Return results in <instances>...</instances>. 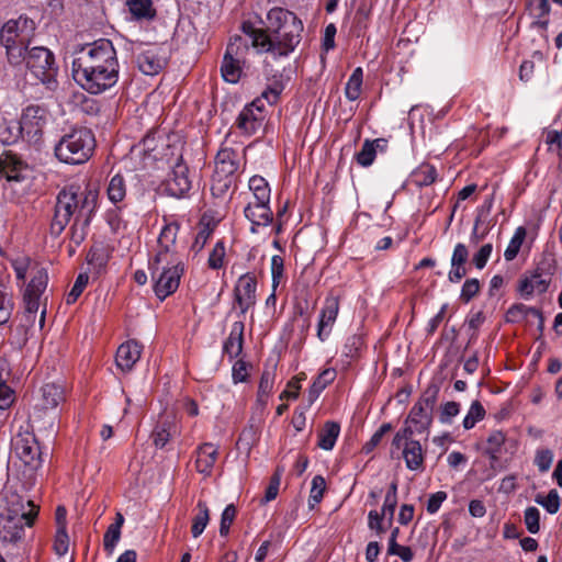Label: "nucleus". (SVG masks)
Here are the masks:
<instances>
[{"label": "nucleus", "mask_w": 562, "mask_h": 562, "mask_svg": "<svg viewBox=\"0 0 562 562\" xmlns=\"http://www.w3.org/2000/svg\"><path fill=\"white\" fill-rule=\"evenodd\" d=\"M95 148V138L87 127L72 128L66 133L55 146L58 160L69 165H81L88 161Z\"/></svg>", "instance_id": "nucleus-6"}, {"label": "nucleus", "mask_w": 562, "mask_h": 562, "mask_svg": "<svg viewBox=\"0 0 562 562\" xmlns=\"http://www.w3.org/2000/svg\"><path fill=\"white\" fill-rule=\"evenodd\" d=\"M362 81L363 71L361 67H358L352 71L345 87V95L349 101L359 99L362 90Z\"/></svg>", "instance_id": "nucleus-37"}, {"label": "nucleus", "mask_w": 562, "mask_h": 562, "mask_svg": "<svg viewBox=\"0 0 562 562\" xmlns=\"http://www.w3.org/2000/svg\"><path fill=\"white\" fill-rule=\"evenodd\" d=\"M142 346L136 340L122 344L116 351L115 361L122 371H130L139 360Z\"/></svg>", "instance_id": "nucleus-27"}, {"label": "nucleus", "mask_w": 562, "mask_h": 562, "mask_svg": "<svg viewBox=\"0 0 562 562\" xmlns=\"http://www.w3.org/2000/svg\"><path fill=\"white\" fill-rule=\"evenodd\" d=\"M119 75L117 53L110 40L100 38L76 50L72 76L87 92H105L117 83Z\"/></svg>", "instance_id": "nucleus-1"}, {"label": "nucleus", "mask_w": 562, "mask_h": 562, "mask_svg": "<svg viewBox=\"0 0 562 562\" xmlns=\"http://www.w3.org/2000/svg\"><path fill=\"white\" fill-rule=\"evenodd\" d=\"M120 537L121 529L117 528V525H110L103 537L104 550L108 551V553L111 554L113 552Z\"/></svg>", "instance_id": "nucleus-61"}, {"label": "nucleus", "mask_w": 562, "mask_h": 562, "mask_svg": "<svg viewBox=\"0 0 562 562\" xmlns=\"http://www.w3.org/2000/svg\"><path fill=\"white\" fill-rule=\"evenodd\" d=\"M246 161L245 148L238 149L229 146H222L215 157L214 172L220 176H235L241 162Z\"/></svg>", "instance_id": "nucleus-20"}, {"label": "nucleus", "mask_w": 562, "mask_h": 562, "mask_svg": "<svg viewBox=\"0 0 562 562\" xmlns=\"http://www.w3.org/2000/svg\"><path fill=\"white\" fill-rule=\"evenodd\" d=\"M282 472H283L282 469L277 468L276 472L273 473V475L270 479V482L266 490L265 498H263L262 503H269L278 496Z\"/></svg>", "instance_id": "nucleus-59"}, {"label": "nucleus", "mask_w": 562, "mask_h": 562, "mask_svg": "<svg viewBox=\"0 0 562 562\" xmlns=\"http://www.w3.org/2000/svg\"><path fill=\"white\" fill-rule=\"evenodd\" d=\"M555 269V259L552 256L544 257L529 276L526 274L520 280L518 286L520 295L525 299H529L536 293L542 294L547 292Z\"/></svg>", "instance_id": "nucleus-9"}, {"label": "nucleus", "mask_w": 562, "mask_h": 562, "mask_svg": "<svg viewBox=\"0 0 562 562\" xmlns=\"http://www.w3.org/2000/svg\"><path fill=\"white\" fill-rule=\"evenodd\" d=\"M396 505H397V483L392 482L386 492L384 503L382 506V510L380 513L384 517L389 518V524H391L393 520Z\"/></svg>", "instance_id": "nucleus-45"}, {"label": "nucleus", "mask_w": 562, "mask_h": 562, "mask_svg": "<svg viewBox=\"0 0 562 562\" xmlns=\"http://www.w3.org/2000/svg\"><path fill=\"white\" fill-rule=\"evenodd\" d=\"M340 434V426L336 422H326L318 432V447L323 450H331Z\"/></svg>", "instance_id": "nucleus-32"}, {"label": "nucleus", "mask_w": 562, "mask_h": 562, "mask_svg": "<svg viewBox=\"0 0 562 562\" xmlns=\"http://www.w3.org/2000/svg\"><path fill=\"white\" fill-rule=\"evenodd\" d=\"M225 255H226L225 244L223 240H218L214 245V247L209 256V259H207L209 268H211L213 270H218V269L223 268Z\"/></svg>", "instance_id": "nucleus-52"}, {"label": "nucleus", "mask_w": 562, "mask_h": 562, "mask_svg": "<svg viewBox=\"0 0 562 562\" xmlns=\"http://www.w3.org/2000/svg\"><path fill=\"white\" fill-rule=\"evenodd\" d=\"M149 270L151 279L155 282V294L162 301L177 291L184 269L183 262H178L177 265L170 263L168 266L149 262Z\"/></svg>", "instance_id": "nucleus-10"}, {"label": "nucleus", "mask_w": 562, "mask_h": 562, "mask_svg": "<svg viewBox=\"0 0 562 562\" xmlns=\"http://www.w3.org/2000/svg\"><path fill=\"white\" fill-rule=\"evenodd\" d=\"M40 507L32 499L11 493L7 506L0 514V547L5 555L15 559L24 549L25 529L33 527Z\"/></svg>", "instance_id": "nucleus-3"}, {"label": "nucleus", "mask_w": 562, "mask_h": 562, "mask_svg": "<svg viewBox=\"0 0 562 562\" xmlns=\"http://www.w3.org/2000/svg\"><path fill=\"white\" fill-rule=\"evenodd\" d=\"M528 10L530 15L537 20L539 24H547V16L550 12V3L548 0H529Z\"/></svg>", "instance_id": "nucleus-46"}, {"label": "nucleus", "mask_w": 562, "mask_h": 562, "mask_svg": "<svg viewBox=\"0 0 562 562\" xmlns=\"http://www.w3.org/2000/svg\"><path fill=\"white\" fill-rule=\"evenodd\" d=\"M247 50L248 45L240 36L233 37L228 43L221 66L222 77L226 82L236 83L240 79Z\"/></svg>", "instance_id": "nucleus-14"}, {"label": "nucleus", "mask_w": 562, "mask_h": 562, "mask_svg": "<svg viewBox=\"0 0 562 562\" xmlns=\"http://www.w3.org/2000/svg\"><path fill=\"white\" fill-rule=\"evenodd\" d=\"M99 192L87 184L81 188L70 184L59 191L56 198L54 216L50 223V234L58 237L72 220L80 217L81 212L88 205L90 215H94L98 207Z\"/></svg>", "instance_id": "nucleus-4"}, {"label": "nucleus", "mask_w": 562, "mask_h": 562, "mask_svg": "<svg viewBox=\"0 0 562 562\" xmlns=\"http://www.w3.org/2000/svg\"><path fill=\"white\" fill-rule=\"evenodd\" d=\"M255 201L270 202V187L267 180L261 176H252L248 183Z\"/></svg>", "instance_id": "nucleus-36"}, {"label": "nucleus", "mask_w": 562, "mask_h": 562, "mask_svg": "<svg viewBox=\"0 0 562 562\" xmlns=\"http://www.w3.org/2000/svg\"><path fill=\"white\" fill-rule=\"evenodd\" d=\"M485 417V408L481 404L480 401H474L470 405V408L463 418L462 426L464 429H472L476 423L482 420Z\"/></svg>", "instance_id": "nucleus-47"}, {"label": "nucleus", "mask_w": 562, "mask_h": 562, "mask_svg": "<svg viewBox=\"0 0 562 562\" xmlns=\"http://www.w3.org/2000/svg\"><path fill=\"white\" fill-rule=\"evenodd\" d=\"M88 282H89V276L87 273H80L77 277L70 292L67 295V299H66L67 304H74L78 300V297L81 295L85 288L87 286Z\"/></svg>", "instance_id": "nucleus-57"}, {"label": "nucleus", "mask_w": 562, "mask_h": 562, "mask_svg": "<svg viewBox=\"0 0 562 562\" xmlns=\"http://www.w3.org/2000/svg\"><path fill=\"white\" fill-rule=\"evenodd\" d=\"M438 393L439 387L437 385H429L411 408L405 424L415 426L417 434L428 431L432 423V411L438 398Z\"/></svg>", "instance_id": "nucleus-11"}, {"label": "nucleus", "mask_w": 562, "mask_h": 562, "mask_svg": "<svg viewBox=\"0 0 562 562\" xmlns=\"http://www.w3.org/2000/svg\"><path fill=\"white\" fill-rule=\"evenodd\" d=\"M213 231L214 224H211V222H205V218L203 217L199 223V232L196 233L194 241L191 246V250H193L195 254L200 252L204 248Z\"/></svg>", "instance_id": "nucleus-44"}, {"label": "nucleus", "mask_w": 562, "mask_h": 562, "mask_svg": "<svg viewBox=\"0 0 562 562\" xmlns=\"http://www.w3.org/2000/svg\"><path fill=\"white\" fill-rule=\"evenodd\" d=\"M165 140L162 135L158 131L148 132L137 147L147 156H151L154 159H157L156 151L159 146H164Z\"/></svg>", "instance_id": "nucleus-34"}, {"label": "nucleus", "mask_w": 562, "mask_h": 562, "mask_svg": "<svg viewBox=\"0 0 562 562\" xmlns=\"http://www.w3.org/2000/svg\"><path fill=\"white\" fill-rule=\"evenodd\" d=\"M402 457L408 470L423 472L425 470L426 451L418 440H409L402 446Z\"/></svg>", "instance_id": "nucleus-25"}, {"label": "nucleus", "mask_w": 562, "mask_h": 562, "mask_svg": "<svg viewBox=\"0 0 562 562\" xmlns=\"http://www.w3.org/2000/svg\"><path fill=\"white\" fill-rule=\"evenodd\" d=\"M525 236V228L518 227L504 252V257L507 261H512L516 258L520 250Z\"/></svg>", "instance_id": "nucleus-49"}, {"label": "nucleus", "mask_w": 562, "mask_h": 562, "mask_svg": "<svg viewBox=\"0 0 562 562\" xmlns=\"http://www.w3.org/2000/svg\"><path fill=\"white\" fill-rule=\"evenodd\" d=\"M282 91L283 85L280 81H274L272 85H270L262 91L261 95L258 99H261V102L266 100L269 104H274L278 102Z\"/></svg>", "instance_id": "nucleus-63"}, {"label": "nucleus", "mask_w": 562, "mask_h": 562, "mask_svg": "<svg viewBox=\"0 0 562 562\" xmlns=\"http://www.w3.org/2000/svg\"><path fill=\"white\" fill-rule=\"evenodd\" d=\"M65 401L64 389L55 383H47L41 389V396L35 404L34 412L31 415L33 427L37 431H46L48 435L55 432V422L57 418L56 408Z\"/></svg>", "instance_id": "nucleus-7"}, {"label": "nucleus", "mask_w": 562, "mask_h": 562, "mask_svg": "<svg viewBox=\"0 0 562 562\" xmlns=\"http://www.w3.org/2000/svg\"><path fill=\"white\" fill-rule=\"evenodd\" d=\"M393 429L390 423H384L380 428L372 435L370 440L363 446V450L369 453L371 452L383 439V437Z\"/></svg>", "instance_id": "nucleus-62"}, {"label": "nucleus", "mask_w": 562, "mask_h": 562, "mask_svg": "<svg viewBox=\"0 0 562 562\" xmlns=\"http://www.w3.org/2000/svg\"><path fill=\"white\" fill-rule=\"evenodd\" d=\"M21 136L24 134L18 121H4L0 124V142L2 144H14Z\"/></svg>", "instance_id": "nucleus-39"}, {"label": "nucleus", "mask_w": 562, "mask_h": 562, "mask_svg": "<svg viewBox=\"0 0 562 562\" xmlns=\"http://www.w3.org/2000/svg\"><path fill=\"white\" fill-rule=\"evenodd\" d=\"M11 266L15 272L16 279L23 284L27 276L31 277L23 294V301L27 319L31 321L32 318L33 321L40 308L41 296L47 288V270L27 256H18L11 259Z\"/></svg>", "instance_id": "nucleus-5"}, {"label": "nucleus", "mask_w": 562, "mask_h": 562, "mask_svg": "<svg viewBox=\"0 0 562 562\" xmlns=\"http://www.w3.org/2000/svg\"><path fill=\"white\" fill-rule=\"evenodd\" d=\"M241 29L259 52L270 53L274 57H285L300 44L303 23L291 11L272 8L267 14L266 29H256L251 23H244Z\"/></svg>", "instance_id": "nucleus-2"}, {"label": "nucleus", "mask_w": 562, "mask_h": 562, "mask_svg": "<svg viewBox=\"0 0 562 562\" xmlns=\"http://www.w3.org/2000/svg\"><path fill=\"white\" fill-rule=\"evenodd\" d=\"M126 5L134 20H150L156 14L151 0H127Z\"/></svg>", "instance_id": "nucleus-33"}, {"label": "nucleus", "mask_w": 562, "mask_h": 562, "mask_svg": "<svg viewBox=\"0 0 562 562\" xmlns=\"http://www.w3.org/2000/svg\"><path fill=\"white\" fill-rule=\"evenodd\" d=\"M48 121V112L40 105H29L23 110L19 122L24 137L29 142H37L43 133Z\"/></svg>", "instance_id": "nucleus-16"}, {"label": "nucleus", "mask_w": 562, "mask_h": 562, "mask_svg": "<svg viewBox=\"0 0 562 562\" xmlns=\"http://www.w3.org/2000/svg\"><path fill=\"white\" fill-rule=\"evenodd\" d=\"M376 153L371 139H366L361 150L356 155L357 162L362 167H369L373 164Z\"/></svg>", "instance_id": "nucleus-53"}, {"label": "nucleus", "mask_w": 562, "mask_h": 562, "mask_svg": "<svg viewBox=\"0 0 562 562\" xmlns=\"http://www.w3.org/2000/svg\"><path fill=\"white\" fill-rule=\"evenodd\" d=\"M25 63L32 75L48 89H54L57 86L58 67L54 54L48 48L44 46L32 47L27 52Z\"/></svg>", "instance_id": "nucleus-8"}, {"label": "nucleus", "mask_w": 562, "mask_h": 562, "mask_svg": "<svg viewBox=\"0 0 562 562\" xmlns=\"http://www.w3.org/2000/svg\"><path fill=\"white\" fill-rule=\"evenodd\" d=\"M553 461V452L550 449H539L536 452L535 464L540 472H547Z\"/></svg>", "instance_id": "nucleus-64"}, {"label": "nucleus", "mask_w": 562, "mask_h": 562, "mask_svg": "<svg viewBox=\"0 0 562 562\" xmlns=\"http://www.w3.org/2000/svg\"><path fill=\"white\" fill-rule=\"evenodd\" d=\"M414 434H417V431L415 430V426H413L412 424L404 423V427L400 429L393 437L391 443V453H393L394 450H401L404 442L415 440L413 438Z\"/></svg>", "instance_id": "nucleus-50"}, {"label": "nucleus", "mask_w": 562, "mask_h": 562, "mask_svg": "<svg viewBox=\"0 0 562 562\" xmlns=\"http://www.w3.org/2000/svg\"><path fill=\"white\" fill-rule=\"evenodd\" d=\"M237 509L233 504L225 507L221 517L220 535L225 537L229 532V528L236 517Z\"/></svg>", "instance_id": "nucleus-60"}, {"label": "nucleus", "mask_w": 562, "mask_h": 562, "mask_svg": "<svg viewBox=\"0 0 562 562\" xmlns=\"http://www.w3.org/2000/svg\"><path fill=\"white\" fill-rule=\"evenodd\" d=\"M15 456L23 462L30 477L42 468L43 459L38 441L32 432H19L12 441Z\"/></svg>", "instance_id": "nucleus-12"}, {"label": "nucleus", "mask_w": 562, "mask_h": 562, "mask_svg": "<svg viewBox=\"0 0 562 562\" xmlns=\"http://www.w3.org/2000/svg\"><path fill=\"white\" fill-rule=\"evenodd\" d=\"M165 191L173 198H183L191 189L189 168L180 156L173 164L171 172L164 182Z\"/></svg>", "instance_id": "nucleus-18"}, {"label": "nucleus", "mask_w": 562, "mask_h": 562, "mask_svg": "<svg viewBox=\"0 0 562 562\" xmlns=\"http://www.w3.org/2000/svg\"><path fill=\"white\" fill-rule=\"evenodd\" d=\"M176 434L177 427L173 422L160 420L151 432L153 442L157 448H164Z\"/></svg>", "instance_id": "nucleus-31"}, {"label": "nucleus", "mask_w": 562, "mask_h": 562, "mask_svg": "<svg viewBox=\"0 0 562 562\" xmlns=\"http://www.w3.org/2000/svg\"><path fill=\"white\" fill-rule=\"evenodd\" d=\"M265 120V104L261 99H255L240 111L235 121V126L243 135L251 136L262 128Z\"/></svg>", "instance_id": "nucleus-15"}, {"label": "nucleus", "mask_w": 562, "mask_h": 562, "mask_svg": "<svg viewBox=\"0 0 562 562\" xmlns=\"http://www.w3.org/2000/svg\"><path fill=\"white\" fill-rule=\"evenodd\" d=\"M437 170L429 164L420 165L412 175V181L418 187L432 184L437 179Z\"/></svg>", "instance_id": "nucleus-38"}, {"label": "nucleus", "mask_w": 562, "mask_h": 562, "mask_svg": "<svg viewBox=\"0 0 562 562\" xmlns=\"http://www.w3.org/2000/svg\"><path fill=\"white\" fill-rule=\"evenodd\" d=\"M326 490V481L322 475H315L312 480V487L308 496V507L313 509L323 499Z\"/></svg>", "instance_id": "nucleus-48"}, {"label": "nucleus", "mask_w": 562, "mask_h": 562, "mask_svg": "<svg viewBox=\"0 0 562 562\" xmlns=\"http://www.w3.org/2000/svg\"><path fill=\"white\" fill-rule=\"evenodd\" d=\"M244 328L245 325L243 322L233 323L231 333L224 341L223 353L227 355L229 359L238 357L243 351Z\"/></svg>", "instance_id": "nucleus-28"}, {"label": "nucleus", "mask_w": 562, "mask_h": 562, "mask_svg": "<svg viewBox=\"0 0 562 562\" xmlns=\"http://www.w3.org/2000/svg\"><path fill=\"white\" fill-rule=\"evenodd\" d=\"M274 379H276V366H272L270 368H265V370L261 373L259 386H258V393H257V403L265 407L268 403L269 396L272 393L273 385H274Z\"/></svg>", "instance_id": "nucleus-30"}, {"label": "nucleus", "mask_w": 562, "mask_h": 562, "mask_svg": "<svg viewBox=\"0 0 562 562\" xmlns=\"http://www.w3.org/2000/svg\"><path fill=\"white\" fill-rule=\"evenodd\" d=\"M198 514L192 518L191 533L193 538L200 537L210 521V510L205 502L196 504Z\"/></svg>", "instance_id": "nucleus-35"}, {"label": "nucleus", "mask_w": 562, "mask_h": 562, "mask_svg": "<svg viewBox=\"0 0 562 562\" xmlns=\"http://www.w3.org/2000/svg\"><path fill=\"white\" fill-rule=\"evenodd\" d=\"M35 31V23L27 16H19L5 22L0 31L1 44L30 43Z\"/></svg>", "instance_id": "nucleus-17"}, {"label": "nucleus", "mask_w": 562, "mask_h": 562, "mask_svg": "<svg viewBox=\"0 0 562 562\" xmlns=\"http://www.w3.org/2000/svg\"><path fill=\"white\" fill-rule=\"evenodd\" d=\"M106 193L109 200L114 204L124 200L126 195V183L121 175H115L111 178Z\"/></svg>", "instance_id": "nucleus-40"}, {"label": "nucleus", "mask_w": 562, "mask_h": 562, "mask_svg": "<svg viewBox=\"0 0 562 562\" xmlns=\"http://www.w3.org/2000/svg\"><path fill=\"white\" fill-rule=\"evenodd\" d=\"M244 214L251 223V233H257L258 226H268L273 220L269 202L249 201L244 209Z\"/></svg>", "instance_id": "nucleus-24"}, {"label": "nucleus", "mask_w": 562, "mask_h": 562, "mask_svg": "<svg viewBox=\"0 0 562 562\" xmlns=\"http://www.w3.org/2000/svg\"><path fill=\"white\" fill-rule=\"evenodd\" d=\"M524 522L530 533H537L540 530V512L537 507H527L524 514Z\"/></svg>", "instance_id": "nucleus-56"}, {"label": "nucleus", "mask_w": 562, "mask_h": 562, "mask_svg": "<svg viewBox=\"0 0 562 562\" xmlns=\"http://www.w3.org/2000/svg\"><path fill=\"white\" fill-rule=\"evenodd\" d=\"M271 278H272V289L276 292L279 284L282 282L284 278V260L281 256L274 255L271 258Z\"/></svg>", "instance_id": "nucleus-55"}, {"label": "nucleus", "mask_w": 562, "mask_h": 562, "mask_svg": "<svg viewBox=\"0 0 562 562\" xmlns=\"http://www.w3.org/2000/svg\"><path fill=\"white\" fill-rule=\"evenodd\" d=\"M257 279L255 274L247 272L240 276L234 288L235 303L245 315L256 304Z\"/></svg>", "instance_id": "nucleus-19"}, {"label": "nucleus", "mask_w": 562, "mask_h": 562, "mask_svg": "<svg viewBox=\"0 0 562 562\" xmlns=\"http://www.w3.org/2000/svg\"><path fill=\"white\" fill-rule=\"evenodd\" d=\"M13 301L5 288L0 283V325L5 324L13 311Z\"/></svg>", "instance_id": "nucleus-51"}, {"label": "nucleus", "mask_w": 562, "mask_h": 562, "mask_svg": "<svg viewBox=\"0 0 562 562\" xmlns=\"http://www.w3.org/2000/svg\"><path fill=\"white\" fill-rule=\"evenodd\" d=\"M93 216L94 215H90L87 205L81 212L80 217H76V220H74V223L70 226V239L75 245L79 246L86 239Z\"/></svg>", "instance_id": "nucleus-29"}, {"label": "nucleus", "mask_w": 562, "mask_h": 562, "mask_svg": "<svg viewBox=\"0 0 562 562\" xmlns=\"http://www.w3.org/2000/svg\"><path fill=\"white\" fill-rule=\"evenodd\" d=\"M30 43L2 44L7 52L8 61L12 66H19L26 60Z\"/></svg>", "instance_id": "nucleus-41"}, {"label": "nucleus", "mask_w": 562, "mask_h": 562, "mask_svg": "<svg viewBox=\"0 0 562 562\" xmlns=\"http://www.w3.org/2000/svg\"><path fill=\"white\" fill-rule=\"evenodd\" d=\"M480 289L481 283L477 279H467L461 289L460 300L463 303H469L480 292Z\"/></svg>", "instance_id": "nucleus-58"}, {"label": "nucleus", "mask_w": 562, "mask_h": 562, "mask_svg": "<svg viewBox=\"0 0 562 562\" xmlns=\"http://www.w3.org/2000/svg\"><path fill=\"white\" fill-rule=\"evenodd\" d=\"M136 64L144 75L155 76L165 67L166 58L160 54V48L149 46L137 55Z\"/></svg>", "instance_id": "nucleus-23"}, {"label": "nucleus", "mask_w": 562, "mask_h": 562, "mask_svg": "<svg viewBox=\"0 0 562 562\" xmlns=\"http://www.w3.org/2000/svg\"><path fill=\"white\" fill-rule=\"evenodd\" d=\"M339 297L333 294L326 296L321 310L319 321L317 325V337L321 341H325L337 319L339 313Z\"/></svg>", "instance_id": "nucleus-22"}, {"label": "nucleus", "mask_w": 562, "mask_h": 562, "mask_svg": "<svg viewBox=\"0 0 562 562\" xmlns=\"http://www.w3.org/2000/svg\"><path fill=\"white\" fill-rule=\"evenodd\" d=\"M31 168L15 154L4 151L0 157V173L8 181L22 182L31 177Z\"/></svg>", "instance_id": "nucleus-21"}, {"label": "nucleus", "mask_w": 562, "mask_h": 562, "mask_svg": "<svg viewBox=\"0 0 562 562\" xmlns=\"http://www.w3.org/2000/svg\"><path fill=\"white\" fill-rule=\"evenodd\" d=\"M535 501L543 506L549 514H555L560 508V497L557 490H551L546 496L539 494Z\"/></svg>", "instance_id": "nucleus-54"}, {"label": "nucleus", "mask_w": 562, "mask_h": 562, "mask_svg": "<svg viewBox=\"0 0 562 562\" xmlns=\"http://www.w3.org/2000/svg\"><path fill=\"white\" fill-rule=\"evenodd\" d=\"M218 457V449L212 442H204L195 450V469L199 473L210 476Z\"/></svg>", "instance_id": "nucleus-26"}, {"label": "nucleus", "mask_w": 562, "mask_h": 562, "mask_svg": "<svg viewBox=\"0 0 562 562\" xmlns=\"http://www.w3.org/2000/svg\"><path fill=\"white\" fill-rule=\"evenodd\" d=\"M179 229L180 224L177 222H169L164 225L157 239L156 254L149 262L162 263L164 266L182 262L177 245Z\"/></svg>", "instance_id": "nucleus-13"}, {"label": "nucleus", "mask_w": 562, "mask_h": 562, "mask_svg": "<svg viewBox=\"0 0 562 562\" xmlns=\"http://www.w3.org/2000/svg\"><path fill=\"white\" fill-rule=\"evenodd\" d=\"M235 183V176H220L214 172L212 177L211 191L215 198H223Z\"/></svg>", "instance_id": "nucleus-43"}, {"label": "nucleus", "mask_w": 562, "mask_h": 562, "mask_svg": "<svg viewBox=\"0 0 562 562\" xmlns=\"http://www.w3.org/2000/svg\"><path fill=\"white\" fill-rule=\"evenodd\" d=\"M505 439H506V436L501 430H494L488 435L487 440H486L487 446L485 448V453L493 461L498 460V457H499V453L502 450V446L504 445Z\"/></svg>", "instance_id": "nucleus-42"}]
</instances>
